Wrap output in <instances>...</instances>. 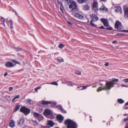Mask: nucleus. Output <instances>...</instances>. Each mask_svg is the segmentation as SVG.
Here are the masks:
<instances>
[{
    "instance_id": "1",
    "label": "nucleus",
    "mask_w": 128,
    "mask_h": 128,
    "mask_svg": "<svg viewBox=\"0 0 128 128\" xmlns=\"http://www.w3.org/2000/svg\"><path fill=\"white\" fill-rule=\"evenodd\" d=\"M112 80L113 82H107V81H106V86H104L103 88L102 87L99 88L97 90V91L98 92L102 90H110L114 86V82H117L118 81V79L115 78L112 79Z\"/></svg>"
},
{
    "instance_id": "2",
    "label": "nucleus",
    "mask_w": 128,
    "mask_h": 128,
    "mask_svg": "<svg viewBox=\"0 0 128 128\" xmlns=\"http://www.w3.org/2000/svg\"><path fill=\"white\" fill-rule=\"evenodd\" d=\"M64 124L67 125V128H77L78 126L76 122L70 119H67L64 121Z\"/></svg>"
},
{
    "instance_id": "3",
    "label": "nucleus",
    "mask_w": 128,
    "mask_h": 128,
    "mask_svg": "<svg viewBox=\"0 0 128 128\" xmlns=\"http://www.w3.org/2000/svg\"><path fill=\"white\" fill-rule=\"evenodd\" d=\"M66 2L69 5V8L71 9L72 10L76 9L77 6L76 2L74 1H71L70 0H66Z\"/></svg>"
},
{
    "instance_id": "4",
    "label": "nucleus",
    "mask_w": 128,
    "mask_h": 128,
    "mask_svg": "<svg viewBox=\"0 0 128 128\" xmlns=\"http://www.w3.org/2000/svg\"><path fill=\"white\" fill-rule=\"evenodd\" d=\"M20 111L23 113L25 115L27 116L28 114L31 111L30 110L25 106H22L20 109Z\"/></svg>"
},
{
    "instance_id": "5",
    "label": "nucleus",
    "mask_w": 128,
    "mask_h": 128,
    "mask_svg": "<svg viewBox=\"0 0 128 128\" xmlns=\"http://www.w3.org/2000/svg\"><path fill=\"white\" fill-rule=\"evenodd\" d=\"M44 114L46 116H50V118L51 119H53L54 118L53 112L49 109L45 110L44 112Z\"/></svg>"
},
{
    "instance_id": "6",
    "label": "nucleus",
    "mask_w": 128,
    "mask_h": 128,
    "mask_svg": "<svg viewBox=\"0 0 128 128\" xmlns=\"http://www.w3.org/2000/svg\"><path fill=\"white\" fill-rule=\"evenodd\" d=\"M115 28L118 30L122 32H127V30H122L121 29L122 28L121 23V22L116 21L115 24Z\"/></svg>"
},
{
    "instance_id": "7",
    "label": "nucleus",
    "mask_w": 128,
    "mask_h": 128,
    "mask_svg": "<svg viewBox=\"0 0 128 128\" xmlns=\"http://www.w3.org/2000/svg\"><path fill=\"white\" fill-rule=\"evenodd\" d=\"M100 20L103 23L104 26L106 27L109 26V24L107 19L104 18H102L100 19Z\"/></svg>"
},
{
    "instance_id": "8",
    "label": "nucleus",
    "mask_w": 128,
    "mask_h": 128,
    "mask_svg": "<svg viewBox=\"0 0 128 128\" xmlns=\"http://www.w3.org/2000/svg\"><path fill=\"white\" fill-rule=\"evenodd\" d=\"M58 121L60 123H62L64 119V117L60 114L57 115L56 117Z\"/></svg>"
},
{
    "instance_id": "9",
    "label": "nucleus",
    "mask_w": 128,
    "mask_h": 128,
    "mask_svg": "<svg viewBox=\"0 0 128 128\" xmlns=\"http://www.w3.org/2000/svg\"><path fill=\"white\" fill-rule=\"evenodd\" d=\"M90 17L92 18L91 20L93 22L97 21L99 19L94 14H92L91 15Z\"/></svg>"
},
{
    "instance_id": "10",
    "label": "nucleus",
    "mask_w": 128,
    "mask_h": 128,
    "mask_svg": "<svg viewBox=\"0 0 128 128\" xmlns=\"http://www.w3.org/2000/svg\"><path fill=\"white\" fill-rule=\"evenodd\" d=\"M72 14L73 15H74V16L75 17L77 18L80 19H82L83 18V16L78 13H75L74 14V13H73Z\"/></svg>"
},
{
    "instance_id": "11",
    "label": "nucleus",
    "mask_w": 128,
    "mask_h": 128,
    "mask_svg": "<svg viewBox=\"0 0 128 128\" xmlns=\"http://www.w3.org/2000/svg\"><path fill=\"white\" fill-rule=\"evenodd\" d=\"M34 117H37L38 119H39V118H41V119L40 120H39V121H40L43 119V117L42 116L40 115L38 113L34 112Z\"/></svg>"
},
{
    "instance_id": "12",
    "label": "nucleus",
    "mask_w": 128,
    "mask_h": 128,
    "mask_svg": "<svg viewBox=\"0 0 128 128\" xmlns=\"http://www.w3.org/2000/svg\"><path fill=\"white\" fill-rule=\"evenodd\" d=\"M43 104H39V105L37 106L36 109L39 112H42L43 110V106L42 105Z\"/></svg>"
},
{
    "instance_id": "13",
    "label": "nucleus",
    "mask_w": 128,
    "mask_h": 128,
    "mask_svg": "<svg viewBox=\"0 0 128 128\" xmlns=\"http://www.w3.org/2000/svg\"><path fill=\"white\" fill-rule=\"evenodd\" d=\"M115 11L117 12H120V14L122 12V10L121 7L119 6H116L115 7Z\"/></svg>"
},
{
    "instance_id": "14",
    "label": "nucleus",
    "mask_w": 128,
    "mask_h": 128,
    "mask_svg": "<svg viewBox=\"0 0 128 128\" xmlns=\"http://www.w3.org/2000/svg\"><path fill=\"white\" fill-rule=\"evenodd\" d=\"M47 125L51 127H52L54 125V123L52 120H49L48 122Z\"/></svg>"
},
{
    "instance_id": "15",
    "label": "nucleus",
    "mask_w": 128,
    "mask_h": 128,
    "mask_svg": "<svg viewBox=\"0 0 128 128\" xmlns=\"http://www.w3.org/2000/svg\"><path fill=\"white\" fill-rule=\"evenodd\" d=\"M5 66L7 67H12L14 66V64L10 62H6L5 65Z\"/></svg>"
},
{
    "instance_id": "16",
    "label": "nucleus",
    "mask_w": 128,
    "mask_h": 128,
    "mask_svg": "<svg viewBox=\"0 0 128 128\" xmlns=\"http://www.w3.org/2000/svg\"><path fill=\"white\" fill-rule=\"evenodd\" d=\"M41 104H56V103H53L52 102H48L46 101H44L43 100L41 102Z\"/></svg>"
},
{
    "instance_id": "17",
    "label": "nucleus",
    "mask_w": 128,
    "mask_h": 128,
    "mask_svg": "<svg viewBox=\"0 0 128 128\" xmlns=\"http://www.w3.org/2000/svg\"><path fill=\"white\" fill-rule=\"evenodd\" d=\"M15 122L13 120H11L10 122L9 126L11 128H13L15 126Z\"/></svg>"
},
{
    "instance_id": "18",
    "label": "nucleus",
    "mask_w": 128,
    "mask_h": 128,
    "mask_svg": "<svg viewBox=\"0 0 128 128\" xmlns=\"http://www.w3.org/2000/svg\"><path fill=\"white\" fill-rule=\"evenodd\" d=\"M100 11H105L106 12L108 11V9L106 8L105 6H103L99 9Z\"/></svg>"
},
{
    "instance_id": "19",
    "label": "nucleus",
    "mask_w": 128,
    "mask_h": 128,
    "mask_svg": "<svg viewBox=\"0 0 128 128\" xmlns=\"http://www.w3.org/2000/svg\"><path fill=\"white\" fill-rule=\"evenodd\" d=\"M87 0H78V2L80 4H83Z\"/></svg>"
},
{
    "instance_id": "20",
    "label": "nucleus",
    "mask_w": 128,
    "mask_h": 128,
    "mask_svg": "<svg viewBox=\"0 0 128 128\" xmlns=\"http://www.w3.org/2000/svg\"><path fill=\"white\" fill-rule=\"evenodd\" d=\"M83 8L85 10H87L89 9V7L88 5H84V6Z\"/></svg>"
},
{
    "instance_id": "21",
    "label": "nucleus",
    "mask_w": 128,
    "mask_h": 128,
    "mask_svg": "<svg viewBox=\"0 0 128 128\" xmlns=\"http://www.w3.org/2000/svg\"><path fill=\"white\" fill-rule=\"evenodd\" d=\"M118 103L120 104L123 103L124 102V100H123L122 99H118Z\"/></svg>"
},
{
    "instance_id": "22",
    "label": "nucleus",
    "mask_w": 128,
    "mask_h": 128,
    "mask_svg": "<svg viewBox=\"0 0 128 128\" xmlns=\"http://www.w3.org/2000/svg\"><path fill=\"white\" fill-rule=\"evenodd\" d=\"M98 3L96 1H94L93 3L92 7H98Z\"/></svg>"
},
{
    "instance_id": "23",
    "label": "nucleus",
    "mask_w": 128,
    "mask_h": 128,
    "mask_svg": "<svg viewBox=\"0 0 128 128\" xmlns=\"http://www.w3.org/2000/svg\"><path fill=\"white\" fill-rule=\"evenodd\" d=\"M1 20L3 22V24L4 26H5V22L6 21V19H4V18L3 17H2L1 18Z\"/></svg>"
},
{
    "instance_id": "24",
    "label": "nucleus",
    "mask_w": 128,
    "mask_h": 128,
    "mask_svg": "<svg viewBox=\"0 0 128 128\" xmlns=\"http://www.w3.org/2000/svg\"><path fill=\"white\" fill-rule=\"evenodd\" d=\"M24 121L22 119H20L18 123L20 125L22 126L23 124Z\"/></svg>"
},
{
    "instance_id": "25",
    "label": "nucleus",
    "mask_w": 128,
    "mask_h": 128,
    "mask_svg": "<svg viewBox=\"0 0 128 128\" xmlns=\"http://www.w3.org/2000/svg\"><path fill=\"white\" fill-rule=\"evenodd\" d=\"M74 73L77 75H81V72L79 70H76L75 71Z\"/></svg>"
},
{
    "instance_id": "26",
    "label": "nucleus",
    "mask_w": 128,
    "mask_h": 128,
    "mask_svg": "<svg viewBox=\"0 0 128 128\" xmlns=\"http://www.w3.org/2000/svg\"><path fill=\"white\" fill-rule=\"evenodd\" d=\"M20 105H18L17 106H16V108H15V109L14 110L15 112H16L17 111H18L20 107Z\"/></svg>"
},
{
    "instance_id": "27",
    "label": "nucleus",
    "mask_w": 128,
    "mask_h": 128,
    "mask_svg": "<svg viewBox=\"0 0 128 128\" xmlns=\"http://www.w3.org/2000/svg\"><path fill=\"white\" fill-rule=\"evenodd\" d=\"M64 46V45L62 44H59V45L58 46V47L59 48H60L61 49Z\"/></svg>"
},
{
    "instance_id": "28",
    "label": "nucleus",
    "mask_w": 128,
    "mask_h": 128,
    "mask_svg": "<svg viewBox=\"0 0 128 128\" xmlns=\"http://www.w3.org/2000/svg\"><path fill=\"white\" fill-rule=\"evenodd\" d=\"M49 84H53V85H56V86L58 85V83L57 82H52L50 84L49 83Z\"/></svg>"
},
{
    "instance_id": "29",
    "label": "nucleus",
    "mask_w": 128,
    "mask_h": 128,
    "mask_svg": "<svg viewBox=\"0 0 128 128\" xmlns=\"http://www.w3.org/2000/svg\"><path fill=\"white\" fill-rule=\"evenodd\" d=\"M93 10L96 12L98 10V7H92Z\"/></svg>"
},
{
    "instance_id": "30",
    "label": "nucleus",
    "mask_w": 128,
    "mask_h": 128,
    "mask_svg": "<svg viewBox=\"0 0 128 128\" xmlns=\"http://www.w3.org/2000/svg\"><path fill=\"white\" fill-rule=\"evenodd\" d=\"M67 84L69 86H73V85L71 82H68L67 83Z\"/></svg>"
},
{
    "instance_id": "31",
    "label": "nucleus",
    "mask_w": 128,
    "mask_h": 128,
    "mask_svg": "<svg viewBox=\"0 0 128 128\" xmlns=\"http://www.w3.org/2000/svg\"><path fill=\"white\" fill-rule=\"evenodd\" d=\"M14 48L15 49H16V51H20V50H22V49L19 48L17 47V48H16V47H14Z\"/></svg>"
},
{
    "instance_id": "32",
    "label": "nucleus",
    "mask_w": 128,
    "mask_h": 128,
    "mask_svg": "<svg viewBox=\"0 0 128 128\" xmlns=\"http://www.w3.org/2000/svg\"><path fill=\"white\" fill-rule=\"evenodd\" d=\"M93 22V21H91L90 22V25L94 27H96V25L95 24H94L92 22Z\"/></svg>"
},
{
    "instance_id": "33",
    "label": "nucleus",
    "mask_w": 128,
    "mask_h": 128,
    "mask_svg": "<svg viewBox=\"0 0 128 128\" xmlns=\"http://www.w3.org/2000/svg\"><path fill=\"white\" fill-rule=\"evenodd\" d=\"M41 128H50V127L48 126H41Z\"/></svg>"
},
{
    "instance_id": "34",
    "label": "nucleus",
    "mask_w": 128,
    "mask_h": 128,
    "mask_svg": "<svg viewBox=\"0 0 128 128\" xmlns=\"http://www.w3.org/2000/svg\"><path fill=\"white\" fill-rule=\"evenodd\" d=\"M88 86H82V88L81 89V90H83L86 89Z\"/></svg>"
},
{
    "instance_id": "35",
    "label": "nucleus",
    "mask_w": 128,
    "mask_h": 128,
    "mask_svg": "<svg viewBox=\"0 0 128 128\" xmlns=\"http://www.w3.org/2000/svg\"><path fill=\"white\" fill-rule=\"evenodd\" d=\"M56 108H58V109L60 110L62 109V107L61 106L58 105L56 106Z\"/></svg>"
},
{
    "instance_id": "36",
    "label": "nucleus",
    "mask_w": 128,
    "mask_h": 128,
    "mask_svg": "<svg viewBox=\"0 0 128 128\" xmlns=\"http://www.w3.org/2000/svg\"><path fill=\"white\" fill-rule=\"evenodd\" d=\"M27 101L26 103L28 104H30V102L31 101V100L30 99H28L27 100Z\"/></svg>"
},
{
    "instance_id": "37",
    "label": "nucleus",
    "mask_w": 128,
    "mask_h": 128,
    "mask_svg": "<svg viewBox=\"0 0 128 128\" xmlns=\"http://www.w3.org/2000/svg\"><path fill=\"white\" fill-rule=\"evenodd\" d=\"M33 122L35 124V125H38V123L36 120H34L33 121Z\"/></svg>"
},
{
    "instance_id": "38",
    "label": "nucleus",
    "mask_w": 128,
    "mask_h": 128,
    "mask_svg": "<svg viewBox=\"0 0 128 128\" xmlns=\"http://www.w3.org/2000/svg\"><path fill=\"white\" fill-rule=\"evenodd\" d=\"M57 60L59 62H64V60L62 59V60L61 59H58Z\"/></svg>"
},
{
    "instance_id": "39",
    "label": "nucleus",
    "mask_w": 128,
    "mask_h": 128,
    "mask_svg": "<svg viewBox=\"0 0 128 128\" xmlns=\"http://www.w3.org/2000/svg\"><path fill=\"white\" fill-rule=\"evenodd\" d=\"M10 22V25H13V22L12 20H10L9 21Z\"/></svg>"
},
{
    "instance_id": "40",
    "label": "nucleus",
    "mask_w": 128,
    "mask_h": 128,
    "mask_svg": "<svg viewBox=\"0 0 128 128\" xmlns=\"http://www.w3.org/2000/svg\"><path fill=\"white\" fill-rule=\"evenodd\" d=\"M124 82L126 83H127L128 82V78L127 79H124Z\"/></svg>"
},
{
    "instance_id": "41",
    "label": "nucleus",
    "mask_w": 128,
    "mask_h": 128,
    "mask_svg": "<svg viewBox=\"0 0 128 128\" xmlns=\"http://www.w3.org/2000/svg\"><path fill=\"white\" fill-rule=\"evenodd\" d=\"M20 96L19 95H17L15 96L14 98L16 99V98H20Z\"/></svg>"
},
{
    "instance_id": "42",
    "label": "nucleus",
    "mask_w": 128,
    "mask_h": 128,
    "mask_svg": "<svg viewBox=\"0 0 128 128\" xmlns=\"http://www.w3.org/2000/svg\"><path fill=\"white\" fill-rule=\"evenodd\" d=\"M109 63L108 62H106L105 64H104V65L105 66H108L109 65Z\"/></svg>"
},
{
    "instance_id": "43",
    "label": "nucleus",
    "mask_w": 128,
    "mask_h": 128,
    "mask_svg": "<svg viewBox=\"0 0 128 128\" xmlns=\"http://www.w3.org/2000/svg\"><path fill=\"white\" fill-rule=\"evenodd\" d=\"M13 89V88L12 87H10L9 88V90L10 91H11Z\"/></svg>"
},
{
    "instance_id": "44",
    "label": "nucleus",
    "mask_w": 128,
    "mask_h": 128,
    "mask_svg": "<svg viewBox=\"0 0 128 128\" xmlns=\"http://www.w3.org/2000/svg\"><path fill=\"white\" fill-rule=\"evenodd\" d=\"M106 29L109 30H112V28L111 27H110L109 28H106Z\"/></svg>"
},
{
    "instance_id": "45",
    "label": "nucleus",
    "mask_w": 128,
    "mask_h": 128,
    "mask_svg": "<svg viewBox=\"0 0 128 128\" xmlns=\"http://www.w3.org/2000/svg\"><path fill=\"white\" fill-rule=\"evenodd\" d=\"M67 23L68 24H69L71 26L72 25V23L71 22H69V21H68Z\"/></svg>"
},
{
    "instance_id": "46",
    "label": "nucleus",
    "mask_w": 128,
    "mask_h": 128,
    "mask_svg": "<svg viewBox=\"0 0 128 128\" xmlns=\"http://www.w3.org/2000/svg\"><path fill=\"white\" fill-rule=\"evenodd\" d=\"M99 28L102 29H105V28L103 26H102L101 27H99Z\"/></svg>"
},
{
    "instance_id": "47",
    "label": "nucleus",
    "mask_w": 128,
    "mask_h": 128,
    "mask_svg": "<svg viewBox=\"0 0 128 128\" xmlns=\"http://www.w3.org/2000/svg\"><path fill=\"white\" fill-rule=\"evenodd\" d=\"M8 75V73L7 72H6L4 74V76H6Z\"/></svg>"
},
{
    "instance_id": "48",
    "label": "nucleus",
    "mask_w": 128,
    "mask_h": 128,
    "mask_svg": "<svg viewBox=\"0 0 128 128\" xmlns=\"http://www.w3.org/2000/svg\"><path fill=\"white\" fill-rule=\"evenodd\" d=\"M10 29L12 30L13 29V25H10Z\"/></svg>"
},
{
    "instance_id": "49",
    "label": "nucleus",
    "mask_w": 128,
    "mask_h": 128,
    "mask_svg": "<svg viewBox=\"0 0 128 128\" xmlns=\"http://www.w3.org/2000/svg\"><path fill=\"white\" fill-rule=\"evenodd\" d=\"M116 35H118V36H120V35H124V34H120V33H118L116 34Z\"/></svg>"
},
{
    "instance_id": "50",
    "label": "nucleus",
    "mask_w": 128,
    "mask_h": 128,
    "mask_svg": "<svg viewBox=\"0 0 128 128\" xmlns=\"http://www.w3.org/2000/svg\"><path fill=\"white\" fill-rule=\"evenodd\" d=\"M12 62H15L16 64H18V62H17V61H16L15 60H12Z\"/></svg>"
},
{
    "instance_id": "51",
    "label": "nucleus",
    "mask_w": 128,
    "mask_h": 128,
    "mask_svg": "<svg viewBox=\"0 0 128 128\" xmlns=\"http://www.w3.org/2000/svg\"><path fill=\"white\" fill-rule=\"evenodd\" d=\"M100 2H106V0H100Z\"/></svg>"
},
{
    "instance_id": "52",
    "label": "nucleus",
    "mask_w": 128,
    "mask_h": 128,
    "mask_svg": "<svg viewBox=\"0 0 128 128\" xmlns=\"http://www.w3.org/2000/svg\"><path fill=\"white\" fill-rule=\"evenodd\" d=\"M60 110L62 112H64L65 111L62 108V109H61Z\"/></svg>"
},
{
    "instance_id": "53",
    "label": "nucleus",
    "mask_w": 128,
    "mask_h": 128,
    "mask_svg": "<svg viewBox=\"0 0 128 128\" xmlns=\"http://www.w3.org/2000/svg\"><path fill=\"white\" fill-rule=\"evenodd\" d=\"M116 40H114L112 42V43H114V44H115L116 43Z\"/></svg>"
},
{
    "instance_id": "54",
    "label": "nucleus",
    "mask_w": 128,
    "mask_h": 128,
    "mask_svg": "<svg viewBox=\"0 0 128 128\" xmlns=\"http://www.w3.org/2000/svg\"><path fill=\"white\" fill-rule=\"evenodd\" d=\"M127 120H128V118H124V121H126Z\"/></svg>"
},
{
    "instance_id": "55",
    "label": "nucleus",
    "mask_w": 128,
    "mask_h": 128,
    "mask_svg": "<svg viewBox=\"0 0 128 128\" xmlns=\"http://www.w3.org/2000/svg\"><path fill=\"white\" fill-rule=\"evenodd\" d=\"M121 86H122V87H126V86L125 85H124V84H121Z\"/></svg>"
},
{
    "instance_id": "56",
    "label": "nucleus",
    "mask_w": 128,
    "mask_h": 128,
    "mask_svg": "<svg viewBox=\"0 0 128 128\" xmlns=\"http://www.w3.org/2000/svg\"><path fill=\"white\" fill-rule=\"evenodd\" d=\"M38 89H37V88H36L35 89V90L36 92H37Z\"/></svg>"
},
{
    "instance_id": "57",
    "label": "nucleus",
    "mask_w": 128,
    "mask_h": 128,
    "mask_svg": "<svg viewBox=\"0 0 128 128\" xmlns=\"http://www.w3.org/2000/svg\"><path fill=\"white\" fill-rule=\"evenodd\" d=\"M15 99H15L14 98H13V99H12V102H14V100H15Z\"/></svg>"
},
{
    "instance_id": "58",
    "label": "nucleus",
    "mask_w": 128,
    "mask_h": 128,
    "mask_svg": "<svg viewBox=\"0 0 128 128\" xmlns=\"http://www.w3.org/2000/svg\"><path fill=\"white\" fill-rule=\"evenodd\" d=\"M14 12H15V14H16L17 15V14H17V12H16V10H14Z\"/></svg>"
},
{
    "instance_id": "59",
    "label": "nucleus",
    "mask_w": 128,
    "mask_h": 128,
    "mask_svg": "<svg viewBox=\"0 0 128 128\" xmlns=\"http://www.w3.org/2000/svg\"><path fill=\"white\" fill-rule=\"evenodd\" d=\"M60 10H61L62 12H63V11L62 10V8H60Z\"/></svg>"
},
{
    "instance_id": "60",
    "label": "nucleus",
    "mask_w": 128,
    "mask_h": 128,
    "mask_svg": "<svg viewBox=\"0 0 128 128\" xmlns=\"http://www.w3.org/2000/svg\"><path fill=\"white\" fill-rule=\"evenodd\" d=\"M81 86H78V88H81Z\"/></svg>"
},
{
    "instance_id": "61",
    "label": "nucleus",
    "mask_w": 128,
    "mask_h": 128,
    "mask_svg": "<svg viewBox=\"0 0 128 128\" xmlns=\"http://www.w3.org/2000/svg\"><path fill=\"white\" fill-rule=\"evenodd\" d=\"M125 128H128V127L126 126H125Z\"/></svg>"
},
{
    "instance_id": "62",
    "label": "nucleus",
    "mask_w": 128,
    "mask_h": 128,
    "mask_svg": "<svg viewBox=\"0 0 128 128\" xmlns=\"http://www.w3.org/2000/svg\"><path fill=\"white\" fill-rule=\"evenodd\" d=\"M40 88V87H38V88H37V89H38V90Z\"/></svg>"
},
{
    "instance_id": "63",
    "label": "nucleus",
    "mask_w": 128,
    "mask_h": 128,
    "mask_svg": "<svg viewBox=\"0 0 128 128\" xmlns=\"http://www.w3.org/2000/svg\"><path fill=\"white\" fill-rule=\"evenodd\" d=\"M38 120H40L41 119V118H39V119H38Z\"/></svg>"
},
{
    "instance_id": "64",
    "label": "nucleus",
    "mask_w": 128,
    "mask_h": 128,
    "mask_svg": "<svg viewBox=\"0 0 128 128\" xmlns=\"http://www.w3.org/2000/svg\"><path fill=\"white\" fill-rule=\"evenodd\" d=\"M59 128L58 127H56L55 128Z\"/></svg>"
}]
</instances>
